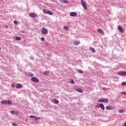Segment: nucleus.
Wrapping results in <instances>:
<instances>
[{"mask_svg":"<svg viewBox=\"0 0 126 126\" xmlns=\"http://www.w3.org/2000/svg\"><path fill=\"white\" fill-rule=\"evenodd\" d=\"M81 4L84 9L86 10H87V5H86V2H85L84 0H81Z\"/></svg>","mask_w":126,"mask_h":126,"instance_id":"1","label":"nucleus"},{"mask_svg":"<svg viewBox=\"0 0 126 126\" xmlns=\"http://www.w3.org/2000/svg\"><path fill=\"white\" fill-rule=\"evenodd\" d=\"M117 74L121 76H125L126 75V71H118Z\"/></svg>","mask_w":126,"mask_h":126,"instance_id":"2","label":"nucleus"},{"mask_svg":"<svg viewBox=\"0 0 126 126\" xmlns=\"http://www.w3.org/2000/svg\"><path fill=\"white\" fill-rule=\"evenodd\" d=\"M98 102H99L101 103H109V99H99L98 100Z\"/></svg>","mask_w":126,"mask_h":126,"instance_id":"3","label":"nucleus"},{"mask_svg":"<svg viewBox=\"0 0 126 126\" xmlns=\"http://www.w3.org/2000/svg\"><path fill=\"white\" fill-rule=\"evenodd\" d=\"M31 80H32V81H33V82H36V83L39 82V79H38V78L35 77H32L31 78Z\"/></svg>","mask_w":126,"mask_h":126,"instance_id":"4","label":"nucleus"},{"mask_svg":"<svg viewBox=\"0 0 126 126\" xmlns=\"http://www.w3.org/2000/svg\"><path fill=\"white\" fill-rule=\"evenodd\" d=\"M42 34H47L48 33V30L45 28H42L41 30Z\"/></svg>","mask_w":126,"mask_h":126,"instance_id":"5","label":"nucleus"},{"mask_svg":"<svg viewBox=\"0 0 126 126\" xmlns=\"http://www.w3.org/2000/svg\"><path fill=\"white\" fill-rule=\"evenodd\" d=\"M105 109L106 110H114V109H115V107H113L111 105H108L105 107Z\"/></svg>","mask_w":126,"mask_h":126,"instance_id":"6","label":"nucleus"},{"mask_svg":"<svg viewBox=\"0 0 126 126\" xmlns=\"http://www.w3.org/2000/svg\"><path fill=\"white\" fill-rule=\"evenodd\" d=\"M118 29L120 32H121V33H125V30H124V29L121 27V26H119Z\"/></svg>","mask_w":126,"mask_h":126,"instance_id":"7","label":"nucleus"},{"mask_svg":"<svg viewBox=\"0 0 126 126\" xmlns=\"http://www.w3.org/2000/svg\"><path fill=\"white\" fill-rule=\"evenodd\" d=\"M70 16L72 17H74L75 16H77V13L75 12H72L70 13Z\"/></svg>","mask_w":126,"mask_h":126,"instance_id":"8","label":"nucleus"},{"mask_svg":"<svg viewBox=\"0 0 126 126\" xmlns=\"http://www.w3.org/2000/svg\"><path fill=\"white\" fill-rule=\"evenodd\" d=\"M97 32L101 34V35H105V33L104 32V31H103V30L101 29H97Z\"/></svg>","mask_w":126,"mask_h":126,"instance_id":"9","label":"nucleus"},{"mask_svg":"<svg viewBox=\"0 0 126 126\" xmlns=\"http://www.w3.org/2000/svg\"><path fill=\"white\" fill-rule=\"evenodd\" d=\"M23 86L21 84H17L16 86V88L17 89H20V88H22Z\"/></svg>","mask_w":126,"mask_h":126,"instance_id":"10","label":"nucleus"},{"mask_svg":"<svg viewBox=\"0 0 126 126\" xmlns=\"http://www.w3.org/2000/svg\"><path fill=\"white\" fill-rule=\"evenodd\" d=\"M30 16L31 17H32V18H35V17H37V14H36L35 13H31L30 14Z\"/></svg>","mask_w":126,"mask_h":126,"instance_id":"11","label":"nucleus"},{"mask_svg":"<svg viewBox=\"0 0 126 126\" xmlns=\"http://www.w3.org/2000/svg\"><path fill=\"white\" fill-rule=\"evenodd\" d=\"M10 113L12 115H15L16 116H18V115H19V114H18V112L13 110L11 111Z\"/></svg>","mask_w":126,"mask_h":126,"instance_id":"12","label":"nucleus"},{"mask_svg":"<svg viewBox=\"0 0 126 126\" xmlns=\"http://www.w3.org/2000/svg\"><path fill=\"white\" fill-rule=\"evenodd\" d=\"M73 44L74 45H79V44H80V41H79V40H74Z\"/></svg>","mask_w":126,"mask_h":126,"instance_id":"13","label":"nucleus"},{"mask_svg":"<svg viewBox=\"0 0 126 126\" xmlns=\"http://www.w3.org/2000/svg\"><path fill=\"white\" fill-rule=\"evenodd\" d=\"M99 108H100V109H101V110H105V107L104 106V104H103V103H100L99 104Z\"/></svg>","mask_w":126,"mask_h":126,"instance_id":"14","label":"nucleus"},{"mask_svg":"<svg viewBox=\"0 0 126 126\" xmlns=\"http://www.w3.org/2000/svg\"><path fill=\"white\" fill-rule=\"evenodd\" d=\"M11 104H12V101L8 100H6V105H11Z\"/></svg>","mask_w":126,"mask_h":126,"instance_id":"15","label":"nucleus"},{"mask_svg":"<svg viewBox=\"0 0 126 126\" xmlns=\"http://www.w3.org/2000/svg\"><path fill=\"white\" fill-rule=\"evenodd\" d=\"M62 3H68V1L67 0H60Z\"/></svg>","mask_w":126,"mask_h":126,"instance_id":"16","label":"nucleus"},{"mask_svg":"<svg viewBox=\"0 0 126 126\" xmlns=\"http://www.w3.org/2000/svg\"><path fill=\"white\" fill-rule=\"evenodd\" d=\"M76 91L77 92H79V93H82V92H83V90H82V89H81L77 88V89H76Z\"/></svg>","mask_w":126,"mask_h":126,"instance_id":"17","label":"nucleus"},{"mask_svg":"<svg viewBox=\"0 0 126 126\" xmlns=\"http://www.w3.org/2000/svg\"><path fill=\"white\" fill-rule=\"evenodd\" d=\"M52 102L54 103L55 104H59V100H58L56 99L52 100Z\"/></svg>","mask_w":126,"mask_h":126,"instance_id":"18","label":"nucleus"},{"mask_svg":"<svg viewBox=\"0 0 126 126\" xmlns=\"http://www.w3.org/2000/svg\"><path fill=\"white\" fill-rule=\"evenodd\" d=\"M47 14H49V15H53V12L50 10H48Z\"/></svg>","mask_w":126,"mask_h":126,"instance_id":"19","label":"nucleus"},{"mask_svg":"<svg viewBox=\"0 0 126 126\" xmlns=\"http://www.w3.org/2000/svg\"><path fill=\"white\" fill-rule=\"evenodd\" d=\"M15 40H16V41H20L21 40V37H18V36H16L15 37Z\"/></svg>","mask_w":126,"mask_h":126,"instance_id":"20","label":"nucleus"},{"mask_svg":"<svg viewBox=\"0 0 126 126\" xmlns=\"http://www.w3.org/2000/svg\"><path fill=\"white\" fill-rule=\"evenodd\" d=\"M49 73H50V72L49 71H44L43 72V74L44 75H48V74H49Z\"/></svg>","mask_w":126,"mask_h":126,"instance_id":"21","label":"nucleus"},{"mask_svg":"<svg viewBox=\"0 0 126 126\" xmlns=\"http://www.w3.org/2000/svg\"><path fill=\"white\" fill-rule=\"evenodd\" d=\"M6 100L1 101V104H2V105H6Z\"/></svg>","mask_w":126,"mask_h":126,"instance_id":"22","label":"nucleus"},{"mask_svg":"<svg viewBox=\"0 0 126 126\" xmlns=\"http://www.w3.org/2000/svg\"><path fill=\"white\" fill-rule=\"evenodd\" d=\"M63 29H64L65 30H68V29H69V27H68V26H64Z\"/></svg>","mask_w":126,"mask_h":126,"instance_id":"23","label":"nucleus"},{"mask_svg":"<svg viewBox=\"0 0 126 126\" xmlns=\"http://www.w3.org/2000/svg\"><path fill=\"white\" fill-rule=\"evenodd\" d=\"M90 50L91 51H92L93 53H95V49L92 47H91L90 48Z\"/></svg>","mask_w":126,"mask_h":126,"instance_id":"24","label":"nucleus"},{"mask_svg":"<svg viewBox=\"0 0 126 126\" xmlns=\"http://www.w3.org/2000/svg\"><path fill=\"white\" fill-rule=\"evenodd\" d=\"M43 12L44 13H47V12H48V10H47V9H43Z\"/></svg>","mask_w":126,"mask_h":126,"instance_id":"25","label":"nucleus"},{"mask_svg":"<svg viewBox=\"0 0 126 126\" xmlns=\"http://www.w3.org/2000/svg\"><path fill=\"white\" fill-rule=\"evenodd\" d=\"M119 113H125V110H119Z\"/></svg>","mask_w":126,"mask_h":126,"instance_id":"26","label":"nucleus"},{"mask_svg":"<svg viewBox=\"0 0 126 126\" xmlns=\"http://www.w3.org/2000/svg\"><path fill=\"white\" fill-rule=\"evenodd\" d=\"M33 76V75L32 73H29L28 74V76H29L30 77H31V76Z\"/></svg>","mask_w":126,"mask_h":126,"instance_id":"27","label":"nucleus"},{"mask_svg":"<svg viewBox=\"0 0 126 126\" xmlns=\"http://www.w3.org/2000/svg\"><path fill=\"white\" fill-rule=\"evenodd\" d=\"M78 72H79V73H81V74L83 73V71H82V70H78Z\"/></svg>","mask_w":126,"mask_h":126,"instance_id":"28","label":"nucleus"},{"mask_svg":"<svg viewBox=\"0 0 126 126\" xmlns=\"http://www.w3.org/2000/svg\"><path fill=\"white\" fill-rule=\"evenodd\" d=\"M14 24H16V25H17V24H18V22L16 20L14 21Z\"/></svg>","mask_w":126,"mask_h":126,"instance_id":"29","label":"nucleus"},{"mask_svg":"<svg viewBox=\"0 0 126 126\" xmlns=\"http://www.w3.org/2000/svg\"><path fill=\"white\" fill-rule=\"evenodd\" d=\"M122 85H123V86H125V85H126V82H122Z\"/></svg>","mask_w":126,"mask_h":126,"instance_id":"30","label":"nucleus"},{"mask_svg":"<svg viewBox=\"0 0 126 126\" xmlns=\"http://www.w3.org/2000/svg\"><path fill=\"white\" fill-rule=\"evenodd\" d=\"M75 83V82H74V80H73L72 79L71 80V84H74Z\"/></svg>","mask_w":126,"mask_h":126,"instance_id":"31","label":"nucleus"},{"mask_svg":"<svg viewBox=\"0 0 126 126\" xmlns=\"http://www.w3.org/2000/svg\"><path fill=\"white\" fill-rule=\"evenodd\" d=\"M15 84H16L15 83L12 84L11 87H13V88H14V87H16V86H15Z\"/></svg>","mask_w":126,"mask_h":126,"instance_id":"32","label":"nucleus"},{"mask_svg":"<svg viewBox=\"0 0 126 126\" xmlns=\"http://www.w3.org/2000/svg\"><path fill=\"white\" fill-rule=\"evenodd\" d=\"M34 120L35 121H36V120H41V117H36Z\"/></svg>","mask_w":126,"mask_h":126,"instance_id":"33","label":"nucleus"},{"mask_svg":"<svg viewBox=\"0 0 126 126\" xmlns=\"http://www.w3.org/2000/svg\"><path fill=\"white\" fill-rule=\"evenodd\" d=\"M12 126H17L18 125H17V124H16V123H12Z\"/></svg>","mask_w":126,"mask_h":126,"instance_id":"34","label":"nucleus"},{"mask_svg":"<svg viewBox=\"0 0 126 126\" xmlns=\"http://www.w3.org/2000/svg\"><path fill=\"white\" fill-rule=\"evenodd\" d=\"M40 40H41V41H45V38H44V37H41V39H40Z\"/></svg>","mask_w":126,"mask_h":126,"instance_id":"35","label":"nucleus"},{"mask_svg":"<svg viewBox=\"0 0 126 126\" xmlns=\"http://www.w3.org/2000/svg\"><path fill=\"white\" fill-rule=\"evenodd\" d=\"M122 94H123V95H126V92H123L122 93Z\"/></svg>","mask_w":126,"mask_h":126,"instance_id":"36","label":"nucleus"},{"mask_svg":"<svg viewBox=\"0 0 126 126\" xmlns=\"http://www.w3.org/2000/svg\"><path fill=\"white\" fill-rule=\"evenodd\" d=\"M30 118H36V117L33 115H31V116H30Z\"/></svg>","mask_w":126,"mask_h":126,"instance_id":"37","label":"nucleus"},{"mask_svg":"<svg viewBox=\"0 0 126 126\" xmlns=\"http://www.w3.org/2000/svg\"><path fill=\"white\" fill-rule=\"evenodd\" d=\"M5 28H8V26L6 25V26H5Z\"/></svg>","mask_w":126,"mask_h":126,"instance_id":"38","label":"nucleus"},{"mask_svg":"<svg viewBox=\"0 0 126 126\" xmlns=\"http://www.w3.org/2000/svg\"><path fill=\"white\" fill-rule=\"evenodd\" d=\"M22 32H23V33H25V32H24V31H23Z\"/></svg>","mask_w":126,"mask_h":126,"instance_id":"39","label":"nucleus"},{"mask_svg":"<svg viewBox=\"0 0 126 126\" xmlns=\"http://www.w3.org/2000/svg\"><path fill=\"white\" fill-rule=\"evenodd\" d=\"M0 50H1V49L0 47Z\"/></svg>","mask_w":126,"mask_h":126,"instance_id":"40","label":"nucleus"}]
</instances>
